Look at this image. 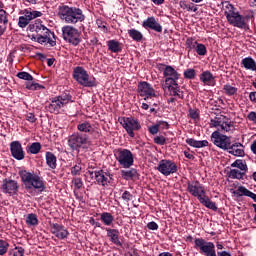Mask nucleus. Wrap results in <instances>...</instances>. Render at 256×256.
<instances>
[{"mask_svg":"<svg viewBox=\"0 0 256 256\" xmlns=\"http://www.w3.org/2000/svg\"><path fill=\"white\" fill-rule=\"evenodd\" d=\"M187 191L192 195V197H196L201 205H204L207 209H211L212 211H217V204L211 201L209 196H207V192L205 191V186L200 184L199 181H188L187 183Z\"/></svg>","mask_w":256,"mask_h":256,"instance_id":"obj_1","label":"nucleus"},{"mask_svg":"<svg viewBox=\"0 0 256 256\" xmlns=\"http://www.w3.org/2000/svg\"><path fill=\"white\" fill-rule=\"evenodd\" d=\"M58 17L68 25H77V23L85 21V15L81 8L69 7L68 5L59 6Z\"/></svg>","mask_w":256,"mask_h":256,"instance_id":"obj_2","label":"nucleus"},{"mask_svg":"<svg viewBox=\"0 0 256 256\" xmlns=\"http://www.w3.org/2000/svg\"><path fill=\"white\" fill-rule=\"evenodd\" d=\"M20 178L26 189H37L40 193H43V190L46 189L43 179L35 173L23 170L20 171Z\"/></svg>","mask_w":256,"mask_h":256,"instance_id":"obj_3","label":"nucleus"},{"mask_svg":"<svg viewBox=\"0 0 256 256\" xmlns=\"http://www.w3.org/2000/svg\"><path fill=\"white\" fill-rule=\"evenodd\" d=\"M210 127H215L221 133H233L235 123L226 116L219 115L210 120Z\"/></svg>","mask_w":256,"mask_h":256,"instance_id":"obj_4","label":"nucleus"},{"mask_svg":"<svg viewBox=\"0 0 256 256\" xmlns=\"http://www.w3.org/2000/svg\"><path fill=\"white\" fill-rule=\"evenodd\" d=\"M73 78L82 87H97V80L95 77L90 78L85 68L78 66L73 70Z\"/></svg>","mask_w":256,"mask_h":256,"instance_id":"obj_5","label":"nucleus"},{"mask_svg":"<svg viewBox=\"0 0 256 256\" xmlns=\"http://www.w3.org/2000/svg\"><path fill=\"white\" fill-rule=\"evenodd\" d=\"M224 15L226 16L230 25L238 27L239 29H243L245 27V18L239 14L237 8H235V6L232 4L226 5Z\"/></svg>","mask_w":256,"mask_h":256,"instance_id":"obj_6","label":"nucleus"},{"mask_svg":"<svg viewBox=\"0 0 256 256\" xmlns=\"http://www.w3.org/2000/svg\"><path fill=\"white\" fill-rule=\"evenodd\" d=\"M89 136L80 132L73 133L68 137V146L72 151H79L85 149L87 145H90Z\"/></svg>","mask_w":256,"mask_h":256,"instance_id":"obj_7","label":"nucleus"},{"mask_svg":"<svg viewBox=\"0 0 256 256\" xmlns=\"http://www.w3.org/2000/svg\"><path fill=\"white\" fill-rule=\"evenodd\" d=\"M62 37L66 43H70L73 47H77L81 43V32L73 26L66 25L62 27Z\"/></svg>","mask_w":256,"mask_h":256,"instance_id":"obj_8","label":"nucleus"},{"mask_svg":"<svg viewBox=\"0 0 256 256\" xmlns=\"http://www.w3.org/2000/svg\"><path fill=\"white\" fill-rule=\"evenodd\" d=\"M194 247L200 251L201 255L217 256V252L215 251V244L213 242H207L203 238H196L194 240Z\"/></svg>","mask_w":256,"mask_h":256,"instance_id":"obj_9","label":"nucleus"},{"mask_svg":"<svg viewBox=\"0 0 256 256\" xmlns=\"http://www.w3.org/2000/svg\"><path fill=\"white\" fill-rule=\"evenodd\" d=\"M71 102H72L71 95L64 94V95L52 98L51 103L46 105V108L51 113H59L62 107H65L67 103H71Z\"/></svg>","mask_w":256,"mask_h":256,"instance_id":"obj_10","label":"nucleus"},{"mask_svg":"<svg viewBox=\"0 0 256 256\" xmlns=\"http://www.w3.org/2000/svg\"><path fill=\"white\" fill-rule=\"evenodd\" d=\"M116 160L123 169H129L133 167L135 160L133 158V153L129 149H119L115 154Z\"/></svg>","mask_w":256,"mask_h":256,"instance_id":"obj_11","label":"nucleus"},{"mask_svg":"<svg viewBox=\"0 0 256 256\" xmlns=\"http://www.w3.org/2000/svg\"><path fill=\"white\" fill-rule=\"evenodd\" d=\"M211 141L216 147H219V149L223 151H227V149L231 147V137L221 134L219 131H214L211 134Z\"/></svg>","mask_w":256,"mask_h":256,"instance_id":"obj_12","label":"nucleus"},{"mask_svg":"<svg viewBox=\"0 0 256 256\" xmlns=\"http://www.w3.org/2000/svg\"><path fill=\"white\" fill-rule=\"evenodd\" d=\"M120 124L125 129L126 133H128L129 137H135L134 131L141 129V123L133 117L122 118Z\"/></svg>","mask_w":256,"mask_h":256,"instance_id":"obj_13","label":"nucleus"},{"mask_svg":"<svg viewBox=\"0 0 256 256\" xmlns=\"http://www.w3.org/2000/svg\"><path fill=\"white\" fill-rule=\"evenodd\" d=\"M157 170L165 177H169V175H173V173H177V165L175 162L171 160H161L157 166Z\"/></svg>","mask_w":256,"mask_h":256,"instance_id":"obj_14","label":"nucleus"},{"mask_svg":"<svg viewBox=\"0 0 256 256\" xmlns=\"http://www.w3.org/2000/svg\"><path fill=\"white\" fill-rule=\"evenodd\" d=\"M89 173L90 175H93L94 173V178L96 179L98 185H102V187H107V185L113 181V175H111L109 172H105L104 170H98Z\"/></svg>","mask_w":256,"mask_h":256,"instance_id":"obj_15","label":"nucleus"},{"mask_svg":"<svg viewBox=\"0 0 256 256\" xmlns=\"http://www.w3.org/2000/svg\"><path fill=\"white\" fill-rule=\"evenodd\" d=\"M138 93L140 97H144V101L152 99V97H157V94H155V89H153V87H151L147 82H140L138 84Z\"/></svg>","mask_w":256,"mask_h":256,"instance_id":"obj_16","label":"nucleus"},{"mask_svg":"<svg viewBox=\"0 0 256 256\" xmlns=\"http://www.w3.org/2000/svg\"><path fill=\"white\" fill-rule=\"evenodd\" d=\"M36 41L37 43H40V45H43V43H48L50 47H55V45H57L55 33L51 32V30H48L46 33L43 32L42 34H37Z\"/></svg>","mask_w":256,"mask_h":256,"instance_id":"obj_17","label":"nucleus"},{"mask_svg":"<svg viewBox=\"0 0 256 256\" xmlns=\"http://www.w3.org/2000/svg\"><path fill=\"white\" fill-rule=\"evenodd\" d=\"M10 151L12 157L17 161H23L25 159V151H23V146L19 141H13L10 143Z\"/></svg>","mask_w":256,"mask_h":256,"instance_id":"obj_18","label":"nucleus"},{"mask_svg":"<svg viewBox=\"0 0 256 256\" xmlns=\"http://www.w3.org/2000/svg\"><path fill=\"white\" fill-rule=\"evenodd\" d=\"M163 75L165 77V83H175V81H179V77L181 74L173 68V66H165Z\"/></svg>","mask_w":256,"mask_h":256,"instance_id":"obj_19","label":"nucleus"},{"mask_svg":"<svg viewBox=\"0 0 256 256\" xmlns=\"http://www.w3.org/2000/svg\"><path fill=\"white\" fill-rule=\"evenodd\" d=\"M50 231L52 235H55L57 239H67L69 237V231L65 229V226L61 224H52L50 225Z\"/></svg>","mask_w":256,"mask_h":256,"instance_id":"obj_20","label":"nucleus"},{"mask_svg":"<svg viewBox=\"0 0 256 256\" xmlns=\"http://www.w3.org/2000/svg\"><path fill=\"white\" fill-rule=\"evenodd\" d=\"M18 189H19V186L17 185V181L10 180V179L3 180V183L1 186L2 193H8V195H15Z\"/></svg>","mask_w":256,"mask_h":256,"instance_id":"obj_21","label":"nucleus"},{"mask_svg":"<svg viewBox=\"0 0 256 256\" xmlns=\"http://www.w3.org/2000/svg\"><path fill=\"white\" fill-rule=\"evenodd\" d=\"M29 31H31V33H37V35H41L43 33H49L50 30L43 25V22L40 19H37L34 23L29 25Z\"/></svg>","mask_w":256,"mask_h":256,"instance_id":"obj_22","label":"nucleus"},{"mask_svg":"<svg viewBox=\"0 0 256 256\" xmlns=\"http://www.w3.org/2000/svg\"><path fill=\"white\" fill-rule=\"evenodd\" d=\"M143 27L145 29H151L152 31H156V33H162L163 32V26L155 20V17H149L147 20L143 22Z\"/></svg>","mask_w":256,"mask_h":256,"instance_id":"obj_23","label":"nucleus"},{"mask_svg":"<svg viewBox=\"0 0 256 256\" xmlns=\"http://www.w3.org/2000/svg\"><path fill=\"white\" fill-rule=\"evenodd\" d=\"M230 155H234V157H243L245 155V150H243V144L236 142L234 144H231L230 147L226 149Z\"/></svg>","mask_w":256,"mask_h":256,"instance_id":"obj_24","label":"nucleus"},{"mask_svg":"<svg viewBox=\"0 0 256 256\" xmlns=\"http://www.w3.org/2000/svg\"><path fill=\"white\" fill-rule=\"evenodd\" d=\"M166 87L172 97H179V99H183V92H181V88H179L177 81L166 83Z\"/></svg>","mask_w":256,"mask_h":256,"instance_id":"obj_25","label":"nucleus"},{"mask_svg":"<svg viewBox=\"0 0 256 256\" xmlns=\"http://www.w3.org/2000/svg\"><path fill=\"white\" fill-rule=\"evenodd\" d=\"M233 193L236 195V197H250V199H253V201L256 203V194L251 192L245 186H239Z\"/></svg>","mask_w":256,"mask_h":256,"instance_id":"obj_26","label":"nucleus"},{"mask_svg":"<svg viewBox=\"0 0 256 256\" xmlns=\"http://www.w3.org/2000/svg\"><path fill=\"white\" fill-rule=\"evenodd\" d=\"M200 81L203 82L204 85H215V76L211 71L206 70L202 72L200 75Z\"/></svg>","mask_w":256,"mask_h":256,"instance_id":"obj_27","label":"nucleus"},{"mask_svg":"<svg viewBox=\"0 0 256 256\" xmlns=\"http://www.w3.org/2000/svg\"><path fill=\"white\" fill-rule=\"evenodd\" d=\"M107 237H109L111 243L121 247V241L119 240V231L117 229L107 228Z\"/></svg>","mask_w":256,"mask_h":256,"instance_id":"obj_28","label":"nucleus"},{"mask_svg":"<svg viewBox=\"0 0 256 256\" xmlns=\"http://www.w3.org/2000/svg\"><path fill=\"white\" fill-rule=\"evenodd\" d=\"M21 14L28 20L29 23L33 21V19H37V17H41L43 13L41 11H31V10H22Z\"/></svg>","mask_w":256,"mask_h":256,"instance_id":"obj_29","label":"nucleus"},{"mask_svg":"<svg viewBox=\"0 0 256 256\" xmlns=\"http://www.w3.org/2000/svg\"><path fill=\"white\" fill-rule=\"evenodd\" d=\"M187 145H190V147H195L196 149H201V147H207L209 145V141L207 140H195L193 138L186 139Z\"/></svg>","mask_w":256,"mask_h":256,"instance_id":"obj_30","label":"nucleus"},{"mask_svg":"<svg viewBox=\"0 0 256 256\" xmlns=\"http://www.w3.org/2000/svg\"><path fill=\"white\" fill-rule=\"evenodd\" d=\"M46 164L50 169H57V156L52 152H46Z\"/></svg>","mask_w":256,"mask_h":256,"instance_id":"obj_31","label":"nucleus"},{"mask_svg":"<svg viewBox=\"0 0 256 256\" xmlns=\"http://www.w3.org/2000/svg\"><path fill=\"white\" fill-rule=\"evenodd\" d=\"M137 169L131 168L130 170H121V176L126 180L129 181L131 179H135L138 177Z\"/></svg>","mask_w":256,"mask_h":256,"instance_id":"obj_32","label":"nucleus"},{"mask_svg":"<svg viewBox=\"0 0 256 256\" xmlns=\"http://www.w3.org/2000/svg\"><path fill=\"white\" fill-rule=\"evenodd\" d=\"M242 65L245 67L248 71H256V62L251 57H246L242 60Z\"/></svg>","mask_w":256,"mask_h":256,"instance_id":"obj_33","label":"nucleus"},{"mask_svg":"<svg viewBox=\"0 0 256 256\" xmlns=\"http://www.w3.org/2000/svg\"><path fill=\"white\" fill-rule=\"evenodd\" d=\"M108 49L112 53H121V44L117 40H109L107 42Z\"/></svg>","mask_w":256,"mask_h":256,"instance_id":"obj_34","label":"nucleus"},{"mask_svg":"<svg viewBox=\"0 0 256 256\" xmlns=\"http://www.w3.org/2000/svg\"><path fill=\"white\" fill-rule=\"evenodd\" d=\"M77 129L80 133H93V126L87 121L78 124Z\"/></svg>","mask_w":256,"mask_h":256,"instance_id":"obj_35","label":"nucleus"},{"mask_svg":"<svg viewBox=\"0 0 256 256\" xmlns=\"http://www.w3.org/2000/svg\"><path fill=\"white\" fill-rule=\"evenodd\" d=\"M101 221L104 223V225H111L113 221H115V218L113 215L109 212H103L100 216Z\"/></svg>","mask_w":256,"mask_h":256,"instance_id":"obj_36","label":"nucleus"},{"mask_svg":"<svg viewBox=\"0 0 256 256\" xmlns=\"http://www.w3.org/2000/svg\"><path fill=\"white\" fill-rule=\"evenodd\" d=\"M228 177H230V179H243L245 172H241L239 169H232L228 173Z\"/></svg>","mask_w":256,"mask_h":256,"instance_id":"obj_37","label":"nucleus"},{"mask_svg":"<svg viewBox=\"0 0 256 256\" xmlns=\"http://www.w3.org/2000/svg\"><path fill=\"white\" fill-rule=\"evenodd\" d=\"M41 151V143L39 142H33L27 150V153H30L31 155H37Z\"/></svg>","mask_w":256,"mask_h":256,"instance_id":"obj_38","label":"nucleus"},{"mask_svg":"<svg viewBox=\"0 0 256 256\" xmlns=\"http://www.w3.org/2000/svg\"><path fill=\"white\" fill-rule=\"evenodd\" d=\"M26 223L27 225H31L32 227H35L39 225V219L37 218L36 214H28L26 217Z\"/></svg>","mask_w":256,"mask_h":256,"instance_id":"obj_39","label":"nucleus"},{"mask_svg":"<svg viewBox=\"0 0 256 256\" xmlns=\"http://www.w3.org/2000/svg\"><path fill=\"white\" fill-rule=\"evenodd\" d=\"M129 37H131V39H133V41H141V39H143V34L141 32H139L138 30L135 29H131L128 31Z\"/></svg>","mask_w":256,"mask_h":256,"instance_id":"obj_40","label":"nucleus"},{"mask_svg":"<svg viewBox=\"0 0 256 256\" xmlns=\"http://www.w3.org/2000/svg\"><path fill=\"white\" fill-rule=\"evenodd\" d=\"M231 167H236L237 169H240V171H243V173H246L247 171V164L243 160H236L231 164Z\"/></svg>","mask_w":256,"mask_h":256,"instance_id":"obj_41","label":"nucleus"},{"mask_svg":"<svg viewBox=\"0 0 256 256\" xmlns=\"http://www.w3.org/2000/svg\"><path fill=\"white\" fill-rule=\"evenodd\" d=\"M179 5L181 9H186V11H193L194 13H197V6H191L190 4H187L186 1H180Z\"/></svg>","mask_w":256,"mask_h":256,"instance_id":"obj_42","label":"nucleus"},{"mask_svg":"<svg viewBox=\"0 0 256 256\" xmlns=\"http://www.w3.org/2000/svg\"><path fill=\"white\" fill-rule=\"evenodd\" d=\"M45 87L41 86L39 83L28 82L26 83V89L29 91H38V89H44Z\"/></svg>","mask_w":256,"mask_h":256,"instance_id":"obj_43","label":"nucleus"},{"mask_svg":"<svg viewBox=\"0 0 256 256\" xmlns=\"http://www.w3.org/2000/svg\"><path fill=\"white\" fill-rule=\"evenodd\" d=\"M186 47L188 51H193V49L197 47V40H195L194 38H187Z\"/></svg>","mask_w":256,"mask_h":256,"instance_id":"obj_44","label":"nucleus"},{"mask_svg":"<svg viewBox=\"0 0 256 256\" xmlns=\"http://www.w3.org/2000/svg\"><path fill=\"white\" fill-rule=\"evenodd\" d=\"M9 251V243L0 239V255H5Z\"/></svg>","mask_w":256,"mask_h":256,"instance_id":"obj_45","label":"nucleus"},{"mask_svg":"<svg viewBox=\"0 0 256 256\" xmlns=\"http://www.w3.org/2000/svg\"><path fill=\"white\" fill-rule=\"evenodd\" d=\"M196 53L200 56L207 55V47L204 44H197L196 45Z\"/></svg>","mask_w":256,"mask_h":256,"instance_id":"obj_46","label":"nucleus"},{"mask_svg":"<svg viewBox=\"0 0 256 256\" xmlns=\"http://www.w3.org/2000/svg\"><path fill=\"white\" fill-rule=\"evenodd\" d=\"M197 75V72L193 68H189L184 71V78L185 79H193Z\"/></svg>","mask_w":256,"mask_h":256,"instance_id":"obj_47","label":"nucleus"},{"mask_svg":"<svg viewBox=\"0 0 256 256\" xmlns=\"http://www.w3.org/2000/svg\"><path fill=\"white\" fill-rule=\"evenodd\" d=\"M17 77L19 79H23L24 81H33V76L29 74V72H19Z\"/></svg>","mask_w":256,"mask_h":256,"instance_id":"obj_48","label":"nucleus"},{"mask_svg":"<svg viewBox=\"0 0 256 256\" xmlns=\"http://www.w3.org/2000/svg\"><path fill=\"white\" fill-rule=\"evenodd\" d=\"M224 91L226 95H235V93H237V88L231 86L230 84H226L224 85Z\"/></svg>","mask_w":256,"mask_h":256,"instance_id":"obj_49","label":"nucleus"},{"mask_svg":"<svg viewBox=\"0 0 256 256\" xmlns=\"http://www.w3.org/2000/svg\"><path fill=\"white\" fill-rule=\"evenodd\" d=\"M27 25H29V20L27 18H25V16H20L19 20H18V26L21 29H25V27H27Z\"/></svg>","mask_w":256,"mask_h":256,"instance_id":"obj_50","label":"nucleus"},{"mask_svg":"<svg viewBox=\"0 0 256 256\" xmlns=\"http://www.w3.org/2000/svg\"><path fill=\"white\" fill-rule=\"evenodd\" d=\"M81 164H76L71 168V175L77 176L81 175Z\"/></svg>","mask_w":256,"mask_h":256,"instance_id":"obj_51","label":"nucleus"},{"mask_svg":"<svg viewBox=\"0 0 256 256\" xmlns=\"http://www.w3.org/2000/svg\"><path fill=\"white\" fill-rule=\"evenodd\" d=\"M72 183L75 189L79 190L83 187V180L81 178H73Z\"/></svg>","mask_w":256,"mask_h":256,"instance_id":"obj_52","label":"nucleus"},{"mask_svg":"<svg viewBox=\"0 0 256 256\" xmlns=\"http://www.w3.org/2000/svg\"><path fill=\"white\" fill-rule=\"evenodd\" d=\"M154 143L156 145H165V143H167V139L164 136H156L154 138Z\"/></svg>","mask_w":256,"mask_h":256,"instance_id":"obj_53","label":"nucleus"},{"mask_svg":"<svg viewBox=\"0 0 256 256\" xmlns=\"http://www.w3.org/2000/svg\"><path fill=\"white\" fill-rule=\"evenodd\" d=\"M158 122L155 125H152L148 128V131L151 135H157L159 133V126Z\"/></svg>","mask_w":256,"mask_h":256,"instance_id":"obj_54","label":"nucleus"},{"mask_svg":"<svg viewBox=\"0 0 256 256\" xmlns=\"http://www.w3.org/2000/svg\"><path fill=\"white\" fill-rule=\"evenodd\" d=\"M189 117L191 119H199V110L198 109H189Z\"/></svg>","mask_w":256,"mask_h":256,"instance_id":"obj_55","label":"nucleus"},{"mask_svg":"<svg viewBox=\"0 0 256 256\" xmlns=\"http://www.w3.org/2000/svg\"><path fill=\"white\" fill-rule=\"evenodd\" d=\"M147 228L150 229V231H157L159 225L155 221H152L147 224Z\"/></svg>","mask_w":256,"mask_h":256,"instance_id":"obj_56","label":"nucleus"},{"mask_svg":"<svg viewBox=\"0 0 256 256\" xmlns=\"http://www.w3.org/2000/svg\"><path fill=\"white\" fill-rule=\"evenodd\" d=\"M0 13H3V14H0V23L7 25L9 20L7 19V16L5 15V10L1 9Z\"/></svg>","mask_w":256,"mask_h":256,"instance_id":"obj_57","label":"nucleus"},{"mask_svg":"<svg viewBox=\"0 0 256 256\" xmlns=\"http://www.w3.org/2000/svg\"><path fill=\"white\" fill-rule=\"evenodd\" d=\"M133 198V195H131L130 191H124V193L122 194V199L123 201H130Z\"/></svg>","mask_w":256,"mask_h":256,"instance_id":"obj_58","label":"nucleus"},{"mask_svg":"<svg viewBox=\"0 0 256 256\" xmlns=\"http://www.w3.org/2000/svg\"><path fill=\"white\" fill-rule=\"evenodd\" d=\"M26 121H29V123H35V121H37V118L35 117V114L28 113L26 114Z\"/></svg>","mask_w":256,"mask_h":256,"instance_id":"obj_59","label":"nucleus"},{"mask_svg":"<svg viewBox=\"0 0 256 256\" xmlns=\"http://www.w3.org/2000/svg\"><path fill=\"white\" fill-rule=\"evenodd\" d=\"M16 251L14 252L15 256H23L25 255V249L23 247H15Z\"/></svg>","mask_w":256,"mask_h":256,"instance_id":"obj_60","label":"nucleus"},{"mask_svg":"<svg viewBox=\"0 0 256 256\" xmlns=\"http://www.w3.org/2000/svg\"><path fill=\"white\" fill-rule=\"evenodd\" d=\"M248 119H249L250 121H253V123L256 124V112H250V113L248 114Z\"/></svg>","mask_w":256,"mask_h":256,"instance_id":"obj_61","label":"nucleus"},{"mask_svg":"<svg viewBox=\"0 0 256 256\" xmlns=\"http://www.w3.org/2000/svg\"><path fill=\"white\" fill-rule=\"evenodd\" d=\"M159 127H165L166 129H169V123L165 122V121H158L157 122Z\"/></svg>","mask_w":256,"mask_h":256,"instance_id":"obj_62","label":"nucleus"},{"mask_svg":"<svg viewBox=\"0 0 256 256\" xmlns=\"http://www.w3.org/2000/svg\"><path fill=\"white\" fill-rule=\"evenodd\" d=\"M184 156L186 157V159H195V156L189 151H184Z\"/></svg>","mask_w":256,"mask_h":256,"instance_id":"obj_63","label":"nucleus"},{"mask_svg":"<svg viewBox=\"0 0 256 256\" xmlns=\"http://www.w3.org/2000/svg\"><path fill=\"white\" fill-rule=\"evenodd\" d=\"M158 256H173L170 252H162Z\"/></svg>","mask_w":256,"mask_h":256,"instance_id":"obj_64","label":"nucleus"}]
</instances>
